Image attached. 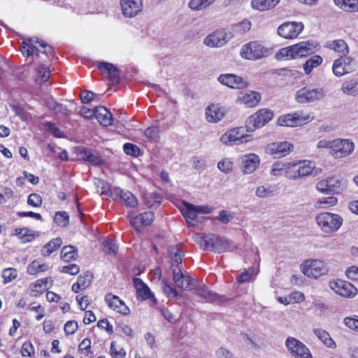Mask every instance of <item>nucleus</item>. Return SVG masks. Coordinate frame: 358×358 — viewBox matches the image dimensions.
<instances>
[{"mask_svg": "<svg viewBox=\"0 0 358 358\" xmlns=\"http://www.w3.org/2000/svg\"><path fill=\"white\" fill-rule=\"evenodd\" d=\"M329 286L333 292L344 298H354L358 293V289L355 285L341 279L331 280Z\"/></svg>", "mask_w": 358, "mask_h": 358, "instance_id": "9d476101", "label": "nucleus"}, {"mask_svg": "<svg viewBox=\"0 0 358 358\" xmlns=\"http://www.w3.org/2000/svg\"><path fill=\"white\" fill-rule=\"evenodd\" d=\"M334 2L345 12H358V0H334Z\"/></svg>", "mask_w": 358, "mask_h": 358, "instance_id": "e433bc0d", "label": "nucleus"}, {"mask_svg": "<svg viewBox=\"0 0 358 358\" xmlns=\"http://www.w3.org/2000/svg\"><path fill=\"white\" fill-rule=\"evenodd\" d=\"M273 189L272 186L264 185L257 188L255 194L259 198H266L272 195Z\"/></svg>", "mask_w": 358, "mask_h": 358, "instance_id": "4d7b16f0", "label": "nucleus"}, {"mask_svg": "<svg viewBox=\"0 0 358 358\" xmlns=\"http://www.w3.org/2000/svg\"><path fill=\"white\" fill-rule=\"evenodd\" d=\"M313 119L310 114H305L301 111L280 116L278 120V124L282 127H300L311 122Z\"/></svg>", "mask_w": 358, "mask_h": 358, "instance_id": "9b49d317", "label": "nucleus"}, {"mask_svg": "<svg viewBox=\"0 0 358 358\" xmlns=\"http://www.w3.org/2000/svg\"><path fill=\"white\" fill-rule=\"evenodd\" d=\"M273 117V112L268 108H261L250 116L245 122L247 131H254L268 123Z\"/></svg>", "mask_w": 358, "mask_h": 358, "instance_id": "423d86ee", "label": "nucleus"}, {"mask_svg": "<svg viewBox=\"0 0 358 358\" xmlns=\"http://www.w3.org/2000/svg\"><path fill=\"white\" fill-rule=\"evenodd\" d=\"M286 162L282 161H276L273 163L270 174L273 176H280L284 174L285 176Z\"/></svg>", "mask_w": 358, "mask_h": 358, "instance_id": "de8ad7c7", "label": "nucleus"}, {"mask_svg": "<svg viewBox=\"0 0 358 358\" xmlns=\"http://www.w3.org/2000/svg\"><path fill=\"white\" fill-rule=\"evenodd\" d=\"M105 301L108 307L114 311L122 315L129 313L130 310L129 308L117 296L108 293L105 296Z\"/></svg>", "mask_w": 358, "mask_h": 358, "instance_id": "b1692460", "label": "nucleus"}, {"mask_svg": "<svg viewBox=\"0 0 358 358\" xmlns=\"http://www.w3.org/2000/svg\"><path fill=\"white\" fill-rule=\"evenodd\" d=\"M98 69L102 73L110 76L113 83H117L120 77L118 69L110 63L101 62L99 64Z\"/></svg>", "mask_w": 358, "mask_h": 358, "instance_id": "7c9ffc66", "label": "nucleus"}, {"mask_svg": "<svg viewBox=\"0 0 358 358\" xmlns=\"http://www.w3.org/2000/svg\"><path fill=\"white\" fill-rule=\"evenodd\" d=\"M144 134L148 139L152 142H157L159 139V129L156 126L148 127Z\"/></svg>", "mask_w": 358, "mask_h": 358, "instance_id": "864d4df0", "label": "nucleus"}, {"mask_svg": "<svg viewBox=\"0 0 358 358\" xmlns=\"http://www.w3.org/2000/svg\"><path fill=\"white\" fill-rule=\"evenodd\" d=\"M258 271L255 267H249L237 277V281L243 283L249 281L252 275H257Z\"/></svg>", "mask_w": 358, "mask_h": 358, "instance_id": "5fc2aeb1", "label": "nucleus"}, {"mask_svg": "<svg viewBox=\"0 0 358 358\" xmlns=\"http://www.w3.org/2000/svg\"><path fill=\"white\" fill-rule=\"evenodd\" d=\"M243 127L231 129L224 133L220 138V141L225 145H240L250 141V135L244 134Z\"/></svg>", "mask_w": 358, "mask_h": 358, "instance_id": "ddd939ff", "label": "nucleus"}, {"mask_svg": "<svg viewBox=\"0 0 358 358\" xmlns=\"http://www.w3.org/2000/svg\"><path fill=\"white\" fill-rule=\"evenodd\" d=\"M48 267V265L46 264L41 263L38 260H34L27 266V272L29 275H36L47 271Z\"/></svg>", "mask_w": 358, "mask_h": 358, "instance_id": "ea45409f", "label": "nucleus"}, {"mask_svg": "<svg viewBox=\"0 0 358 358\" xmlns=\"http://www.w3.org/2000/svg\"><path fill=\"white\" fill-rule=\"evenodd\" d=\"M293 148L294 146L291 143L280 141L268 144L265 148V152L273 158L279 159L289 155Z\"/></svg>", "mask_w": 358, "mask_h": 358, "instance_id": "a211bd4d", "label": "nucleus"}, {"mask_svg": "<svg viewBox=\"0 0 358 358\" xmlns=\"http://www.w3.org/2000/svg\"><path fill=\"white\" fill-rule=\"evenodd\" d=\"M325 95V90L322 87L313 88L306 86L296 92L295 100L299 103H309L322 99Z\"/></svg>", "mask_w": 358, "mask_h": 358, "instance_id": "6e6552de", "label": "nucleus"}, {"mask_svg": "<svg viewBox=\"0 0 358 358\" xmlns=\"http://www.w3.org/2000/svg\"><path fill=\"white\" fill-rule=\"evenodd\" d=\"M21 354L23 357H30L34 354V348L31 342H24L21 348Z\"/></svg>", "mask_w": 358, "mask_h": 358, "instance_id": "338daca9", "label": "nucleus"}, {"mask_svg": "<svg viewBox=\"0 0 358 358\" xmlns=\"http://www.w3.org/2000/svg\"><path fill=\"white\" fill-rule=\"evenodd\" d=\"M1 276L3 279V283L7 284L17 278V271L15 268H7L3 270Z\"/></svg>", "mask_w": 358, "mask_h": 358, "instance_id": "6e6d98bb", "label": "nucleus"}, {"mask_svg": "<svg viewBox=\"0 0 358 358\" xmlns=\"http://www.w3.org/2000/svg\"><path fill=\"white\" fill-rule=\"evenodd\" d=\"M196 237L199 238L198 243L204 250L222 253L229 248V242L226 238L215 234H198Z\"/></svg>", "mask_w": 358, "mask_h": 358, "instance_id": "7ed1b4c3", "label": "nucleus"}, {"mask_svg": "<svg viewBox=\"0 0 358 358\" xmlns=\"http://www.w3.org/2000/svg\"><path fill=\"white\" fill-rule=\"evenodd\" d=\"M262 99L259 92L255 91L241 92L238 94L237 101L245 105L247 107H255L258 104Z\"/></svg>", "mask_w": 358, "mask_h": 358, "instance_id": "a878e982", "label": "nucleus"}, {"mask_svg": "<svg viewBox=\"0 0 358 358\" xmlns=\"http://www.w3.org/2000/svg\"><path fill=\"white\" fill-rule=\"evenodd\" d=\"M355 143L349 139H334L331 155L335 158H343L349 156L355 150Z\"/></svg>", "mask_w": 358, "mask_h": 358, "instance_id": "2eb2a0df", "label": "nucleus"}, {"mask_svg": "<svg viewBox=\"0 0 358 358\" xmlns=\"http://www.w3.org/2000/svg\"><path fill=\"white\" fill-rule=\"evenodd\" d=\"M280 0H252L251 6L253 9L265 11L274 8Z\"/></svg>", "mask_w": 358, "mask_h": 358, "instance_id": "473e14b6", "label": "nucleus"}, {"mask_svg": "<svg viewBox=\"0 0 358 358\" xmlns=\"http://www.w3.org/2000/svg\"><path fill=\"white\" fill-rule=\"evenodd\" d=\"M345 273L348 279L353 281H358V266H351L348 267Z\"/></svg>", "mask_w": 358, "mask_h": 358, "instance_id": "774afa93", "label": "nucleus"}, {"mask_svg": "<svg viewBox=\"0 0 358 358\" xmlns=\"http://www.w3.org/2000/svg\"><path fill=\"white\" fill-rule=\"evenodd\" d=\"M319 44L313 41H301L281 48L275 55L278 60H291L307 57L319 49Z\"/></svg>", "mask_w": 358, "mask_h": 358, "instance_id": "f257e3e1", "label": "nucleus"}, {"mask_svg": "<svg viewBox=\"0 0 358 358\" xmlns=\"http://www.w3.org/2000/svg\"><path fill=\"white\" fill-rule=\"evenodd\" d=\"M251 28V23L248 20H243L241 22L236 24L234 26V31L243 34L249 31Z\"/></svg>", "mask_w": 358, "mask_h": 358, "instance_id": "0e129e2a", "label": "nucleus"}, {"mask_svg": "<svg viewBox=\"0 0 358 358\" xmlns=\"http://www.w3.org/2000/svg\"><path fill=\"white\" fill-rule=\"evenodd\" d=\"M38 77L36 78L37 83L41 85L45 83L50 78V71L45 65H41L37 69Z\"/></svg>", "mask_w": 358, "mask_h": 358, "instance_id": "3c124183", "label": "nucleus"}, {"mask_svg": "<svg viewBox=\"0 0 358 358\" xmlns=\"http://www.w3.org/2000/svg\"><path fill=\"white\" fill-rule=\"evenodd\" d=\"M356 63L350 56L339 57L334 61L332 71L337 77L352 73L355 69Z\"/></svg>", "mask_w": 358, "mask_h": 358, "instance_id": "4468645a", "label": "nucleus"}, {"mask_svg": "<svg viewBox=\"0 0 358 358\" xmlns=\"http://www.w3.org/2000/svg\"><path fill=\"white\" fill-rule=\"evenodd\" d=\"M114 196L119 198L120 201L127 207H135L137 203V199L133 193L129 191H124L120 188L113 189Z\"/></svg>", "mask_w": 358, "mask_h": 358, "instance_id": "cd10ccee", "label": "nucleus"}, {"mask_svg": "<svg viewBox=\"0 0 358 358\" xmlns=\"http://www.w3.org/2000/svg\"><path fill=\"white\" fill-rule=\"evenodd\" d=\"M322 62L323 59L320 55H315L310 57L303 65L306 74H310L315 68L322 64Z\"/></svg>", "mask_w": 358, "mask_h": 358, "instance_id": "58836bf2", "label": "nucleus"}, {"mask_svg": "<svg viewBox=\"0 0 358 358\" xmlns=\"http://www.w3.org/2000/svg\"><path fill=\"white\" fill-rule=\"evenodd\" d=\"M145 204L150 208L157 207L162 201L160 194L155 192H146L143 195Z\"/></svg>", "mask_w": 358, "mask_h": 358, "instance_id": "79ce46f5", "label": "nucleus"}, {"mask_svg": "<svg viewBox=\"0 0 358 358\" xmlns=\"http://www.w3.org/2000/svg\"><path fill=\"white\" fill-rule=\"evenodd\" d=\"M196 293L201 296L206 302L217 303L221 302L220 296L204 287H200L196 289Z\"/></svg>", "mask_w": 358, "mask_h": 358, "instance_id": "72a5a7b5", "label": "nucleus"}, {"mask_svg": "<svg viewBox=\"0 0 358 358\" xmlns=\"http://www.w3.org/2000/svg\"><path fill=\"white\" fill-rule=\"evenodd\" d=\"M77 256V251L72 245L64 246L61 251V257L65 261L75 259Z\"/></svg>", "mask_w": 358, "mask_h": 358, "instance_id": "603ef678", "label": "nucleus"}, {"mask_svg": "<svg viewBox=\"0 0 358 358\" xmlns=\"http://www.w3.org/2000/svg\"><path fill=\"white\" fill-rule=\"evenodd\" d=\"M357 85L358 81L357 79L352 78L345 80L342 85L341 90L344 94L348 95L355 94V87Z\"/></svg>", "mask_w": 358, "mask_h": 358, "instance_id": "49530a36", "label": "nucleus"}, {"mask_svg": "<svg viewBox=\"0 0 358 358\" xmlns=\"http://www.w3.org/2000/svg\"><path fill=\"white\" fill-rule=\"evenodd\" d=\"M27 203L33 207H39L42 204V197L36 193L29 194L27 199Z\"/></svg>", "mask_w": 358, "mask_h": 358, "instance_id": "69168bd1", "label": "nucleus"}, {"mask_svg": "<svg viewBox=\"0 0 358 358\" xmlns=\"http://www.w3.org/2000/svg\"><path fill=\"white\" fill-rule=\"evenodd\" d=\"M180 281V284L175 283L178 288L185 289H192L196 288V280L189 275H184L183 278H181Z\"/></svg>", "mask_w": 358, "mask_h": 358, "instance_id": "09e8293b", "label": "nucleus"}, {"mask_svg": "<svg viewBox=\"0 0 358 358\" xmlns=\"http://www.w3.org/2000/svg\"><path fill=\"white\" fill-rule=\"evenodd\" d=\"M168 251L173 267L174 266L173 264H176V266L182 263L184 252L179 246L171 245L169 246Z\"/></svg>", "mask_w": 358, "mask_h": 358, "instance_id": "f704fd0d", "label": "nucleus"}, {"mask_svg": "<svg viewBox=\"0 0 358 358\" xmlns=\"http://www.w3.org/2000/svg\"><path fill=\"white\" fill-rule=\"evenodd\" d=\"M110 352L113 358H124L126 357V352L124 348L117 346L115 342L111 343Z\"/></svg>", "mask_w": 358, "mask_h": 358, "instance_id": "13d9d810", "label": "nucleus"}, {"mask_svg": "<svg viewBox=\"0 0 358 358\" xmlns=\"http://www.w3.org/2000/svg\"><path fill=\"white\" fill-rule=\"evenodd\" d=\"M303 24L301 22H287L279 26L278 34L286 39L296 38L303 30Z\"/></svg>", "mask_w": 358, "mask_h": 358, "instance_id": "6ab92c4d", "label": "nucleus"}, {"mask_svg": "<svg viewBox=\"0 0 358 358\" xmlns=\"http://www.w3.org/2000/svg\"><path fill=\"white\" fill-rule=\"evenodd\" d=\"M300 268L306 276L313 279H317L329 272V268L324 262L315 259L305 260L300 265Z\"/></svg>", "mask_w": 358, "mask_h": 358, "instance_id": "20e7f679", "label": "nucleus"}, {"mask_svg": "<svg viewBox=\"0 0 358 358\" xmlns=\"http://www.w3.org/2000/svg\"><path fill=\"white\" fill-rule=\"evenodd\" d=\"M62 244L61 238L52 239L46 243L41 249V255L44 257L50 255L53 252L57 250Z\"/></svg>", "mask_w": 358, "mask_h": 358, "instance_id": "4c0bfd02", "label": "nucleus"}, {"mask_svg": "<svg viewBox=\"0 0 358 358\" xmlns=\"http://www.w3.org/2000/svg\"><path fill=\"white\" fill-rule=\"evenodd\" d=\"M185 209L182 210L183 217L186 219L187 222L194 221L197 217V213L195 208L191 207L193 204L185 202Z\"/></svg>", "mask_w": 358, "mask_h": 358, "instance_id": "8fccbe9b", "label": "nucleus"}, {"mask_svg": "<svg viewBox=\"0 0 358 358\" xmlns=\"http://www.w3.org/2000/svg\"><path fill=\"white\" fill-rule=\"evenodd\" d=\"M316 189L324 194H338L343 191V186L341 180L335 177H329L319 181L316 185Z\"/></svg>", "mask_w": 358, "mask_h": 358, "instance_id": "aec40b11", "label": "nucleus"}, {"mask_svg": "<svg viewBox=\"0 0 358 358\" xmlns=\"http://www.w3.org/2000/svg\"><path fill=\"white\" fill-rule=\"evenodd\" d=\"M225 113V108L217 104L208 106L205 111L206 119L210 123L218 122L224 117Z\"/></svg>", "mask_w": 358, "mask_h": 358, "instance_id": "393cba45", "label": "nucleus"}, {"mask_svg": "<svg viewBox=\"0 0 358 358\" xmlns=\"http://www.w3.org/2000/svg\"><path fill=\"white\" fill-rule=\"evenodd\" d=\"M315 169V164L308 160H294L286 162L285 177L289 180H298L309 176Z\"/></svg>", "mask_w": 358, "mask_h": 358, "instance_id": "f03ea898", "label": "nucleus"}, {"mask_svg": "<svg viewBox=\"0 0 358 358\" xmlns=\"http://www.w3.org/2000/svg\"><path fill=\"white\" fill-rule=\"evenodd\" d=\"M316 222L324 233H334L338 230L343 224L342 217L331 213H321L316 216Z\"/></svg>", "mask_w": 358, "mask_h": 358, "instance_id": "39448f33", "label": "nucleus"}, {"mask_svg": "<svg viewBox=\"0 0 358 358\" xmlns=\"http://www.w3.org/2000/svg\"><path fill=\"white\" fill-rule=\"evenodd\" d=\"M343 323L348 328L355 331L358 327V315L345 317Z\"/></svg>", "mask_w": 358, "mask_h": 358, "instance_id": "052dcab7", "label": "nucleus"}, {"mask_svg": "<svg viewBox=\"0 0 358 358\" xmlns=\"http://www.w3.org/2000/svg\"><path fill=\"white\" fill-rule=\"evenodd\" d=\"M260 157L255 153H248L238 159V166L244 175L253 173L260 164Z\"/></svg>", "mask_w": 358, "mask_h": 358, "instance_id": "f3484780", "label": "nucleus"}, {"mask_svg": "<svg viewBox=\"0 0 358 358\" xmlns=\"http://www.w3.org/2000/svg\"><path fill=\"white\" fill-rule=\"evenodd\" d=\"M285 347L294 358H313L308 348L297 338L292 336L287 338Z\"/></svg>", "mask_w": 358, "mask_h": 358, "instance_id": "f8f14e48", "label": "nucleus"}, {"mask_svg": "<svg viewBox=\"0 0 358 358\" xmlns=\"http://www.w3.org/2000/svg\"><path fill=\"white\" fill-rule=\"evenodd\" d=\"M92 279V273L90 272H86L83 275H80L78 278L77 282L85 289L91 284Z\"/></svg>", "mask_w": 358, "mask_h": 358, "instance_id": "e2e57ef3", "label": "nucleus"}, {"mask_svg": "<svg viewBox=\"0 0 358 358\" xmlns=\"http://www.w3.org/2000/svg\"><path fill=\"white\" fill-rule=\"evenodd\" d=\"M217 0H190L189 7L193 10H201L207 8Z\"/></svg>", "mask_w": 358, "mask_h": 358, "instance_id": "c03bdc74", "label": "nucleus"}, {"mask_svg": "<svg viewBox=\"0 0 358 358\" xmlns=\"http://www.w3.org/2000/svg\"><path fill=\"white\" fill-rule=\"evenodd\" d=\"M270 55V50L257 41L244 45L240 51L242 58L248 60H257Z\"/></svg>", "mask_w": 358, "mask_h": 358, "instance_id": "0eeeda50", "label": "nucleus"}, {"mask_svg": "<svg viewBox=\"0 0 358 358\" xmlns=\"http://www.w3.org/2000/svg\"><path fill=\"white\" fill-rule=\"evenodd\" d=\"M232 34L225 29H218L208 34L203 40V43L210 48L224 46L231 38Z\"/></svg>", "mask_w": 358, "mask_h": 358, "instance_id": "dca6fc26", "label": "nucleus"}, {"mask_svg": "<svg viewBox=\"0 0 358 358\" xmlns=\"http://www.w3.org/2000/svg\"><path fill=\"white\" fill-rule=\"evenodd\" d=\"M123 149L127 155H129L134 157L138 156L141 152L139 148L137 145L129 143H125L123 146Z\"/></svg>", "mask_w": 358, "mask_h": 358, "instance_id": "680f3d73", "label": "nucleus"}, {"mask_svg": "<svg viewBox=\"0 0 358 358\" xmlns=\"http://www.w3.org/2000/svg\"><path fill=\"white\" fill-rule=\"evenodd\" d=\"M52 48L47 43L37 38H30L28 42L23 41L22 43V53L27 57L31 55H38L42 52L45 55L52 53Z\"/></svg>", "mask_w": 358, "mask_h": 358, "instance_id": "1a4fd4ad", "label": "nucleus"}, {"mask_svg": "<svg viewBox=\"0 0 358 358\" xmlns=\"http://www.w3.org/2000/svg\"><path fill=\"white\" fill-rule=\"evenodd\" d=\"M337 198L334 196L322 197L318 199L316 201L315 206L317 208H329L331 206H335L337 203Z\"/></svg>", "mask_w": 358, "mask_h": 358, "instance_id": "37998d69", "label": "nucleus"}, {"mask_svg": "<svg viewBox=\"0 0 358 358\" xmlns=\"http://www.w3.org/2000/svg\"><path fill=\"white\" fill-rule=\"evenodd\" d=\"M133 282L136 289L138 299L142 301L150 299V301L153 306L157 305V299L155 297L149 287L141 279L138 278H134L133 279Z\"/></svg>", "mask_w": 358, "mask_h": 358, "instance_id": "412c9836", "label": "nucleus"}, {"mask_svg": "<svg viewBox=\"0 0 358 358\" xmlns=\"http://www.w3.org/2000/svg\"><path fill=\"white\" fill-rule=\"evenodd\" d=\"M94 117L103 127H108L113 123V115L105 107H97L94 108Z\"/></svg>", "mask_w": 358, "mask_h": 358, "instance_id": "c756f323", "label": "nucleus"}, {"mask_svg": "<svg viewBox=\"0 0 358 358\" xmlns=\"http://www.w3.org/2000/svg\"><path fill=\"white\" fill-rule=\"evenodd\" d=\"M325 48L331 50L339 55V57L346 56L349 54V47L347 43L342 39L329 41Z\"/></svg>", "mask_w": 358, "mask_h": 358, "instance_id": "c85d7f7f", "label": "nucleus"}, {"mask_svg": "<svg viewBox=\"0 0 358 358\" xmlns=\"http://www.w3.org/2000/svg\"><path fill=\"white\" fill-rule=\"evenodd\" d=\"M50 278L38 279L29 285L30 294L32 296L37 297L42 294L48 289V283Z\"/></svg>", "mask_w": 358, "mask_h": 358, "instance_id": "2f4dec72", "label": "nucleus"}, {"mask_svg": "<svg viewBox=\"0 0 358 358\" xmlns=\"http://www.w3.org/2000/svg\"><path fill=\"white\" fill-rule=\"evenodd\" d=\"M143 0H120L121 10L125 17H133L143 8Z\"/></svg>", "mask_w": 358, "mask_h": 358, "instance_id": "4be33fe9", "label": "nucleus"}, {"mask_svg": "<svg viewBox=\"0 0 358 358\" xmlns=\"http://www.w3.org/2000/svg\"><path fill=\"white\" fill-rule=\"evenodd\" d=\"M314 334L327 347L333 348L336 346L335 342L327 331L322 329H314Z\"/></svg>", "mask_w": 358, "mask_h": 358, "instance_id": "a19ab883", "label": "nucleus"}, {"mask_svg": "<svg viewBox=\"0 0 358 358\" xmlns=\"http://www.w3.org/2000/svg\"><path fill=\"white\" fill-rule=\"evenodd\" d=\"M217 80L222 85L232 89H243L248 85L241 77L232 73L221 74Z\"/></svg>", "mask_w": 358, "mask_h": 358, "instance_id": "5701e85b", "label": "nucleus"}, {"mask_svg": "<svg viewBox=\"0 0 358 358\" xmlns=\"http://www.w3.org/2000/svg\"><path fill=\"white\" fill-rule=\"evenodd\" d=\"M96 191L103 198L107 199L110 196H114L113 189L111 190L108 183L101 179H96L94 181Z\"/></svg>", "mask_w": 358, "mask_h": 358, "instance_id": "c9c22d12", "label": "nucleus"}, {"mask_svg": "<svg viewBox=\"0 0 358 358\" xmlns=\"http://www.w3.org/2000/svg\"><path fill=\"white\" fill-rule=\"evenodd\" d=\"M54 220L58 226L65 227L69 224V216L66 212H57Z\"/></svg>", "mask_w": 358, "mask_h": 358, "instance_id": "bf43d9fd", "label": "nucleus"}, {"mask_svg": "<svg viewBox=\"0 0 358 358\" xmlns=\"http://www.w3.org/2000/svg\"><path fill=\"white\" fill-rule=\"evenodd\" d=\"M154 220V214L151 211L144 212L133 217L130 220L131 224L137 231H139L142 227L150 225Z\"/></svg>", "mask_w": 358, "mask_h": 358, "instance_id": "bb28decb", "label": "nucleus"}, {"mask_svg": "<svg viewBox=\"0 0 358 358\" xmlns=\"http://www.w3.org/2000/svg\"><path fill=\"white\" fill-rule=\"evenodd\" d=\"M234 167V162L231 158H224L217 163L218 169L224 173L232 172Z\"/></svg>", "mask_w": 358, "mask_h": 358, "instance_id": "a18cd8bd", "label": "nucleus"}]
</instances>
